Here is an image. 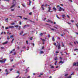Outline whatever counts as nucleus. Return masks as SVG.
<instances>
[{"instance_id":"obj_1","label":"nucleus","mask_w":78,"mask_h":78,"mask_svg":"<svg viewBox=\"0 0 78 78\" xmlns=\"http://www.w3.org/2000/svg\"><path fill=\"white\" fill-rule=\"evenodd\" d=\"M2 60H0V62L1 63H3V62H5V61H6V59H2Z\"/></svg>"},{"instance_id":"obj_2","label":"nucleus","mask_w":78,"mask_h":78,"mask_svg":"<svg viewBox=\"0 0 78 78\" xmlns=\"http://www.w3.org/2000/svg\"><path fill=\"white\" fill-rule=\"evenodd\" d=\"M65 11V9H64L62 8L61 7H59V8L58 10L59 11Z\"/></svg>"},{"instance_id":"obj_3","label":"nucleus","mask_w":78,"mask_h":78,"mask_svg":"<svg viewBox=\"0 0 78 78\" xmlns=\"http://www.w3.org/2000/svg\"><path fill=\"white\" fill-rule=\"evenodd\" d=\"M15 51V49H12L11 51H10V54H12V52H13V51Z\"/></svg>"},{"instance_id":"obj_4","label":"nucleus","mask_w":78,"mask_h":78,"mask_svg":"<svg viewBox=\"0 0 78 78\" xmlns=\"http://www.w3.org/2000/svg\"><path fill=\"white\" fill-rule=\"evenodd\" d=\"M58 49L59 50L61 48V44H59L58 48Z\"/></svg>"},{"instance_id":"obj_5","label":"nucleus","mask_w":78,"mask_h":78,"mask_svg":"<svg viewBox=\"0 0 78 78\" xmlns=\"http://www.w3.org/2000/svg\"><path fill=\"white\" fill-rule=\"evenodd\" d=\"M8 41H6L4 43H2V44L3 45H5V44H8Z\"/></svg>"},{"instance_id":"obj_6","label":"nucleus","mask_w":78,"mask_h":78,"mask_svg":"<svg viewBox=\"0 0 78 78\" xmlns=\"http://www.w3.org/2000/svg\"><path fill=\"white\" fill-rule=\"evenodd\" d=\"M44 5H42L41 6V8L43 10H44Z\"/></svg>"},{"instance_id":"obj_7","label":"nucleus","mask_w":78,"mask_h":78,"mask_svg":"<svg viewBox=\"0 0 78 78\" xmlns=\"http://www.w3.org/2000/svg\"><path fill=\"white\" fill-rule=\"evenodd\" d=\"M15 5H16L15 4H14L12 5L11 7H10V9H11V8H13V7H14V6H15Z\"/></svg>"},{"instance_id":"obj_8","label":"nucleus","mask_w":78,"mask_h":78,"mask_svg":"<svg viewBox=\"0 0 78 78\" xmlns=\"http://www.w3.org/2000/svg\"><path fill=\"white\" fill-rule=\"evenodd\" d=\"M40 39H41L42 40L43 42H45V40L44 39H43L41 38H40Z\"/></svg>"},{"instance_id":"obj_9","label":"nucleus","mask_w":78,"mask_h":78,"mask_svg":"<svg viewBox=\"0 0 78 78\" xmlns=\"http://www.w3.org/2000/svg\"><path fill=\"white\" fill-rule=\"evenodd\" d=\"M53 9L55 11V12H56V8H55L54 7H53Z\"/></svg>"},{"instance_id":"obj_10","label":"nucleus","mask_w":78,"mask_h":78,"mask_svg":"<svg viewBox=\"0 0 78 78\" xmlns=\"http://www.w3.org/2000/svg\"><path fill=\"white\" fill-rule=\"evenodd\" d=\"M23 31H22L21 32H20V35H22V34H23Z\"/></svg>"},{"instance_id":"obj_11","label":"nucleus","mask_w":78,"mask_h":78,"mask_svg":"<svg viewBox=\"0 0 78 78\" xmlns=\"http://www.w3.org/2000/svg\"><path fill=\"white\" fill-rule=\"evenodd\" d=\"M9 28H14V27L12 26H10L9 27Z\"/></svg>"},{"instance_id":"obj_12","label":"nucleus","mask_w":78,"mask_h":78,"mask_svg":"<svg viewBox=\"0 0 78 78\" xmlns=\"http://www.w3.org/2000/svg\"><path fill=\"white\" fill-rule=\"evenodd\" d=\"M73 66H76V63H73Z\"/></svg>"},{"instance_id":"obj_13","label":"nucleus","mask_w":78,"mask_h":78,"mask_svg":"<svg viewBox=\"0 0 78 78\" xmlns=\"http://www.w3.org/2000/svg\"><path fill=\"white\" fill-rule=\"evenodd\" d=\"M64 63V62L61 61H60V62H59V64H63Z\"/></svg>"},{"instance_id":"obj_14","label":"nucleus","mask_w":78,"mask_h":78,"mask_svg":"<svg viewBox=\"0 0 78 78\" xmlns=\"http://www.w3.org/2000/svg\"><path fill=\"white\" fill-rule=\"evenodd\" d=\"M55 41V38H54V37H52V41H53L54 42Z\"/></svg>"},{"instance_id":"obj_15","label":"nucleus","mask_w":78,"mask_h":78,"mask_svg":"<svg viewBox=\"0 0 78 78\" xmlns=\"http://www.w3.org/2000/svg\"><path fill=\"white\" fill-rule=\"evenodd\" d=\"M29 20L30 22H33V23H34V21H31V20Z\"/></svg>"},{"instance_id":"obj_16","label":"nucleus","mask_w":78,"mask_h":78,"mask_svg":"<svg viewBox=\"0 0 78 78\" xmlns=\"http://www.w3.org/2000/svg\"><path fill=\"white\" fill-rule=\"evenodd\" d=\"M69 45H71V46H73V44H72V43L70 42L69 44Z\"/></svg>"},{"instance_id":"obj_17","label":"nucleus","mask_w":78,"mask_h":78,"mask_svg":"<svg viewBox=\"0 0 78 78\" xmlns=\"http://www.w3.org/2000/svg\"><path fill=\"white\" fill-rule=\"evenodd\" d=\"M49 9L48 10V11H50V10H51V7H49L48 8Z\"/></svg>"},{"instance_id":"obj_18","label":"nucleus","mask_w":78,"mask_h":78,"mask_svg":"<svg viewBox=\"0 0 78 78\" xmlns=\"http://www.w3.org/2000/svg\"><path fill=\"white\" fill-rule=\"evenodd\" d=\"M62 47H64V43H63V42H62Z\"/></svg>"},{"instance_id":"obj_19","label":"nucleus","mask_w":78,"mask_h":78,"mask_svg":"<svg viewBox=\"0 0 78 78\" xmlns=\"http://www.w3.org/2000/svg\"><path fill=\"white\" fill-rule=\"evenodd\" d=\"M40 53L41 54H43L44 53V51H40Z\"/></svg>"},{"instance_id":"obj_20","label":"nucleus","mask_w":78,"mask_h":78,"mask_svg":"<svg viewBox=\"0 0 78 78\" xmlns=\"http://www.w3.org/2000/svg\"><path fill=\"white\" fill-rule=\"evenodd\" d=\"M31 3V1H30L29 2V5H30Z\"/></svg>"},{"instance_id":"obj_21","label":"nucleus","mask_w":78,"mask_h":78,"mask_svg":"<svg viewBox=\"0 0 78 78\" xmlns=\"http://www.w3.org/2000/svg\"><path fill=\"white\" fill-rule=\"evenodd\" d=\"M23 19H24V20H28V19H27V18H23Z\"/></svg>"},{"instance_id":"obj_22","label":"nucleus","mask_w":78,"mask_h":78,"mask_svg":"<svg viewBox=\"0 0 78 78\" xmlns=\"http://www.w3.org/2000/svg\"><path fill=\"white\" fill-rule=\"evenodd\" d=\"M22 5L23 7H24V8H25V5H23V4H22Z\"/></svg>"},{"instance_id":"obj_23","label":"nucleus","mask_w":78,"mask_h":78,"mask_svg":"<svg viewBox=\"0 0 78 78\" xmlns=\"http://www.w3.org/2000/svg\"><path fill=\"white\" fill-rule=\"evenodd\" d=\"M33 37H31L30 38V40L31 41H33Z\"/></svg>"},{"instance_id":"obj_24","label":"nucleus","mask_w":78,"mask_h":78,"mask_svg":"<svg viewBox=\"0 0 78 78\" xmlns=\"http://www.w3.org/2000/svg\"><path fill=\"white\" fill-rule=\"evenodd\" d=\"M17 17H19L21 18V19H22V16H17Z\"/></svg>"},{"instance_id":"obj_25","label":"nucleus","mask_w":78,"mask_h":78,"mask_svg":"<svg viewBox=\"0 0 78 78\" xmlns=\"http://www.w3.org/2000/svg\"><path fill=\"white\" fill-rule=\"evenodd\" d=\"M55 61H57V60H58V58L57 57H56L55 58Z\"/></svg>"},{"instance_id":"obj_26","label":"nucleus","mask_w":78,"mask_h":78,"mask_svg":"<svg viewBox=\"0 0 78 78\" xmlns=\"http://www.w3.org/2000/svg\"><path fill=\"white\" fill-rule=\"evenodd\" d=\"M43 34H44V33H40V36H43Z\"/></svg>"},{"instance_id":"obj_27","label":"nucleus","mask_w":78,"mask_h":78,"mask_svg":"<svg viewBox=\"0 0 78 78\" xmlns=\"http://www.w3.org/2000/svg\"><path fill=\"white\" fill-rule=\"evenodd\" d=\"M14 41V39L13 38L12 41L11 43H12V42H13V41Z\"/></svg>"},{"instance_id":"obj_28","label":"nucleus","mask_w":78,"mask_h":78,"mask_svg":"<svg viewBox=\"0 0 78 78\" xmlns=\"http://www.w3.org/2000/svg\"><path fill=\"white\" fill-rule=\"evenodd\" d=\"M8 18H7L5 19V20H7V22H8Z\"/></svg>"},{"instance_id":"obj_29","label":"nucleus","mask_w":78,"mask_h":78,"mask_svg":"<svg viewBox=\"0 0 78 78\" xmlns=\"http://www.w3.org/2000/svg\"><path fill=\"white\" fill-rule=\"evenodd\" d=\"M72 78V76H69L67 77V78Z\"/></svg>"},{"instance_id":"obj_30","label":"nucleus","mask_w":78,"mask_h":78,"mask_svg":"<svg viewBox=\"0 0 78 78\" xmlns=\"http://www.w3.org/2000/svg\"><path fill=\"white\" fill-rule=\"evenodd\" d=\"M15 27H16V28H18V27H19V26L16 25L15 26Z\"/></svg>"},{"instance_id":"obj_31","label":"nucleus","mask_w":78,"mask_h":78,"mask_svg":"<svg viewBox=\"0 0 78 78\" xmlns=\"http://www.w3.org/2000/svg\"><path fill=\"white\" fill-rule=\"evenodd\" d=\"M20 28H21V26H20L19 27V30H20Z\"/></svg>"},{"instance_id":"obj_32","label":"nucleus","mask_w":78,"mask_h":78,"mask_svg":"<svg viewBox=\"0 0 78 78\" xmlns=\"http://www.w3.org/2000/svg\"><path fill=\"white\" fill-rule=\"evenodd\" d=\"M71 22H72L73 23V22H74V20H71Z\"/></svg>"},{"instance_id":"obj_33","label":"nucleus","mask_w":78,"mask_h":78,"mask_svg":"<svg viewBox=\"0 0 78 78\" xmlns=\"http://www.w3.org/2000/svg\"><path fill=\"white\" fill-rule=\"evenodd\" d=\"M48 21H47V22H50V21H51V20H48Z\"/></svg>"},{"instance_id":"obj_34","label":"nucleus","mask_w":78,"mask_h":78,"mask_svg":"<svg viewBox=\"0 0 78 78\" xmlns=\"http://www.w3.org/2000/svg\"><path fill=\"white\" fill-rule=\"evenodd\" d=\"M53 44H54V45H55V46H56V43H54Z\"/></svg>"},{"instance_id":"obj_35","label":"nucleus","mask_w":78,"mask_h":78,"mask_svg":"<svg viewBox=\"0 0 78 78\" xmlns=\"http://www.w3.org/2000/svg\"><path fill=\"white\" fill-rule=\"evenodd\" d=\"M16 55V52H15L13 53V55Z\"/></svg>"},{"instance_id":"obj_36","label":"nucleus","mask_w":78,"mask_h":78,"mask_svg":"<svg viewBox=\"0 0 78 78\" xmlns=\"http://www.w3.org/2000/svg\"><path fill=\"white\" fill-rule=\"evenodd\" d=\"M68 74H66L65 75V76H67V75H68Z\"/></svg>"},{"instance_id":"obj_37","label":"nucleus","mask_w":78,"mask_h":78,"mask_svg":"<svg viewBox=\"0 0 78 78\" xmlns=\"http://www.w3.org/2000/svg\"><path fill=\"white\" fill-rule=\"evenodd\" d=\"M7 39L8 40H9V36L7 37Z\"/></svg>"},{"instance_id":"obj_38","label":"nucleus","mask_w":78,"mask_h":78,"mask_svg":"<svg viewBox=\"0 0 78 78\" xmlns=\"http://www.w3.org/2000/svg\"><path fill=\"white\" fill-rule=\"evenodd\" d=\"M9 27H5V29L6 30H7V29H9Z\"/></svg>"},{"instance_id":"obj_39","label":"nucleus","mask_w":78,"mask_h":78,"mask_svg":"<svg viewBox=\"0 0 78 78\" xmlns=\"http://www.w3.org/2000/svg\"><path fill=\"white\" fill-rule=\"evenodd\" d=\"M26 44H28V41H26Z\"/></svg>"},{"instance_id":"obj_40","label":"nucleus","mask_w":78,"mask_h":78,"mask_svg":"<svg viewBox=\"0 0 78 78\" xmlns=\"http://www.w3.org/2000/svg\"><path fill=\"white\" fill-rule=\"evenodd\" d=\"M20 25H22V22L21 21H20L19 23Z\"/></svg>"},{"instance_id":"obj_41","label":"nucleus","mask_w":78,"mask_h":78,"mask_svg":"<svg viewBox=\"0 0 78 78\" xmlns=\"http://www.w3.org/2000/svg\"><path fill=\"white\" fill-rule=\"evenodd\" d=\"M32 13L31 12H30L29 13V15H32Z\"/></svg>"},{"instance_id":"obj_42","label":"nucleus","mask_w":78,"mask_h":78,"mask_svg":"<svg viewBox=\"0 0 78 78\" xmlns=\"http://www.w3.org/2000/svg\"><path fill=\"white\" fill-rule=\"evenodd\" d=\"M13 70V69H12H12H10V71H12Z\"/></svg>"},{"instance_id":"obj_43","label":"nucleus","mask_w":78,"mask_h":78,"mask_svg":"<svg viewBox=\"0 0 78 78\" xmlns=\"http://www.w3.org/2000/svg\"><path fill=\"white\" fill-rule=\"evenodd\" d=\"M14 24H15V23H12L11 24V25H14Z\"/></svg>"},{"instance_id":"obj_44","label":"nucleus","mask_w":78,"mask_h":78,"mask_svg":"<svg viewBox=\"0 0 78 78\" xmlns=\"http://www.w3.org/2000/svg\"><path fill=\"white\" fill-rule=\"evenodd\" d=\"M67 23H68V24H69V25H71V23H70L67 22Z\"/></svg>"},{"instance_id":"obj_45","label":"nucleus","mask_w":78,"mask_h":78,"mask_svg":"<svg viewBox=\"0 0 78 78\" xmlns=\"http://www.w3.org/2000/svg\"><path fill=\"white\" fill-rule=\"evenodd\" d=\"M51 29L52 30V31H54V30H55V29L53 28H51Z\"/></svg>"},{"instance_id":"obj_46","label":"nucleus","mask_w":78,"mask_h":78,"mask_svg":"<svg viewBox=\"0 0 78 78\" xmlns=\"http://www.w3.org/2000/svg\"><path fill=\"white\" fill-rule=\"evenodd\" d=\"M62 17H63V18H64V17H65L66 16H65V15H63L62 16Z\"/></svg>"},{"instance_id":"obj_47","label":"nucleus","mask_w":78,"mask_h":78,"mask_svg":"<svg viewBox=\"0 0 78 78\" xmlns=\"http://www.w3.org/2000/svg\"><path fill=\"white\" fill-rule=\"evenodd\" d=\"M48 37H50V35L48 34Z\"/></svg>"},{"instance_id":"obj_48","label":"nucleus","mask_w":78,"mask_h":78,"mask_svg":"<svg viewBox=\"0 0 78 78\" xmlns=\"http://www.w3.org/2000/svg\"><path fill=\"white\" fill-rule=\"evenodd\" d=\"M51 69H53V68H54V66H52L51 67Z\"/></svg>"},{"instance_id":"obj_49","label":"nucleus","mask_w":78,"mask_h":78,"mask_svg":"<svg viewBox=\"0 0 78 78\" xmlns=\"http://www.w3.org/2000/svg\"><path fill=\"white\" fill-rule=\"evenodd\" d=\"M10 37H12V38H13V36H12V35H11V36H10Z\"/></svg>"},{"instance_id":"obj_50","label":"nucleus","mask_w":78,"mask_h":78,"mask_svg":"<svg viewBox=\"0 0 78 78\" xmlns=\"http://www.w3.org/2000/svg\"><path fill=\"white\" fill-rule=\"evenodd\" d=\"M17 73H18L19 74L20 73H19V71H17L16 72Z\"/></svg>"},{"instance_id":"obj_51","label":"nucleus","mask_w":78,"mask_h":78,"mask_svg":"<svg viewBox=\"0 0 78 78\" xmlns=\"http://www.w3.org/2000/svg\"><path fill=\"white\" fill-rule=\"evenodd\" d=\"M1 48H2V49H4V48L3 47H1Z\"/></svg>"},{"instance_id":"obj_52","label":"nucleus","mask_w":78,"mask_h":78,"mask_svg":"<svg viewBox=\"0 0 78 78\" xmlns=\"http://www.w3.org/2000/svg\"><path fill=\"white\" fill-rule=\"evenodd\" d=\"M54 28H56V29H58V28H57L55 26L54 27Z\"/></svg>"},{"instance_id":"obj_53","label":"nucleus","mask_w":78,"mask_h":78,"mask_svg":"<svg viewBox=\"0 0 78 78\" xmlns=\"http://www.w3.org/2000/svg\"><path fill=\"white\" fill-rule=\"evenodd\" d=\"M19 77V75L16 76V78H18Z\"/></svg>"},{"instance_id":"obj_54","label":"nucleus","mask_w":78,"mask_h":78,"mask_svg":"<svg viewBox=\"0 0 78 78\" xmlns=\"http://www.w3.org/2000/svg\"><path fill=\"white\" fill-rule=\"evenodd\" d=\"M59 58H60V59H62V58L61 57H60Z\"/></svg>"},{"instance_id":"obj_55","label":"nucleus","mask_w":78,"mask_h":78,"mask_svg":"<svg viewBox=\"0 0 78 78\" xmlns=\"http://www.w3.org/2000/svg\"><path fill=\"white\" fill-rule=\"evenodd\" d=\"M26 34H24L23 35V36H25V35H26Z\"/></svg>"},{"instance_id":"obj_56","label":"nucleus","mask_w":78,"mask_h":78,"mask_svg":"<svg viewBox=\"0 0 78 78\" xmlns=\"http://www.w3.org/2000/svg\"><path fill=\"white\" fill-rule=\"evenodd\" d=\"M5 72H8V69H6L5 70Z\"/></svg>"},{"instance_id":"obj_57","label":"nucleus","mask_w":78,"mask_h":78,"mask_svg":"<svg viewBox=\"0 0 78 78\" xmlns=\"http://www.w3.org/2000/svg\"><path fill=\"white\" fill-rule=\"evenodd\" d=\"M14 9H11V11H14Z\"/></svg>"},{"instance_id":"obj_58","label":"nucleus","mask_w":78,"mask_h":78,"mask_svg":"<svg viewBox=\"0 0 78 78\" xmlns=\"http://www.w3.org/2000/svg\"><path fill=\"white\" fill-rule=\"evenodd\" d=\"M27 48H28V49H27V50H29V47H28Z\"/></svg>"},{"instance_id":"obj_59","label":"nucleus","mask_w":78,"mask_h":78,"mask_svg":"<svg viewBox=\"0 0 78 78\" xmlns=\"http://www.w3.org/2000/svg\"><path fill=\"white\" fill-rule=\"evenodd\" d=\"M47 6H48V5H47V4H46L45 5V6L47 7Z\"/></svg>"},{"instance_id":"obj_60","label":"nucleus","mask_w":78,"mask_h":78,"mask_svg":"<svg viewBox=\"0 0 78 78\" xmlns=\"http://www.w3.org/2000/svg\"><path fill=\"white\" fill-rule=\"evenodd\" d=\"M23 48H25V47L24 46L23 47Z\"/></svg>"},{"instance_id":"obj_61","label":"nucleus","mask_w":78,"mask_h":78,"mask_svg":"<svg viewBox=\"0 0 78 78\" xmlns=\"http://www.w3.org/2000/svg\"><path fill=\"white\" fill-rule=\"evenodd\" d=\"M67 16L68 18H69L70 17L69 16V15H67Z\"/></svg>"},{"instance_id":"obj_62","label":"nucleus","mask_w":78,"mask_h":78,"mask_svg":"<svg viewBox=\"0 0 78 78\" xmlns=\"http://www.w3.org/2000/svg\"><path fill=\"white\" fill-rule=\"evenodd\" d=\"M56 53H59V52H58V51H56Z\"/></svg>"},{"instance_id":"obj_63","label":"nucleus","mask_w":78,"mask_h":78,"mask_svg":"<svg viewBox=\"0 0 78 78\" xmlns=\"http://www.w3.org/2000/svg\"><path fill=\"white\" fill-rule=\"evenodd\" d=\"M58 7H59V5H58L57 6V8H58Z\"/></svg>"},{"instance_id":"obj_64","label":"nucleus","mask_w":78,"mask_h":78,"mask_svg":"<svg viewBox=\"0 0 78 78\" xmlns=\"http://www.w3.org/2000/svg\"><path fill=\"white\" fill-rule=\"evenodd\" d=\"M27 78H30V76H28Z\"/></svg>"}]
</instances>
